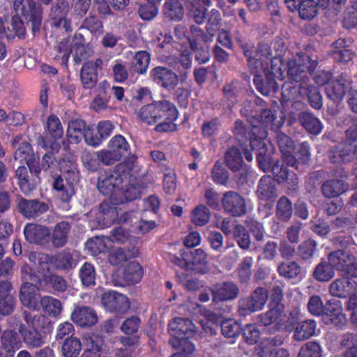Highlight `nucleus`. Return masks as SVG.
I'll return each instance as SVG.
<instances>
[{"label":"nucleus","mask_w":357,"mask_h":357,"mask_svg":"<svg viewBox=\"0 0 357 357\" xmlns=\"http://www.w3.org/2000/svg\"><path fill=\"white\" fill-rule=\"evenodd\" d=\"M167 63L178 72V75L172 69L158 66L151 71L153 81L162 88L170 91L174 89L179 81L185 82L188 77L192 68V57L189 53H182L179 57L170 56L167 58Z\"/></svg>","instance_id":"obj_1"},{"label":"nucleus","mask_w":357,"mask_h":357,"mask_svg":"<svg viewBox=\"0 0 357 357\" xmlns=\"http://www.w3.org/2000/svg\"><path fill=\"white\" fill-rule=\"evenodd\" d=\"M22 317L25 324L21 323L18 332L29 349H38L45 344L46 336L42 333L47 318L41 314H33L24 310Z\"/></svg>","instance_id":"obj_2"},{"label":"nucleus","mask_w":357,"mask_h":357,"mask_svg":"<svg viewBox=\"0 0 357 357\" xmlns=\"http://www.w3.org/2000/svg\"><path fill=\"white\" fill-rule=\"evenodd\" d=\"M318 65L317 59H312L306 54H297L292 59L287 62V75L291 82L298 84L301 89L310 84V77L307 72L312 73Z\"/></svg>","instance_id":"obj_3"},{"label":"nucleus","mask_w":357,"mask_h":357,"mask_svg":"<svg viewBox=\"0 0 357 357\" xmlns=\"http://www.w3.org/2000/svg\"><path fill=\"white\" fill-rule=\"evenodd\" d=\"M178 114L174 105L166 100L144 105L138 112L141 121L147 125L158 123L165 115H168L170 119H177Z\"/></svg>","instance_id":"obj_4"},{"label":"nucleus","mask_w":357,"mask_h":357,"mask_svg":"<svg viewBox=\"0 0 357 357\" xmlns=\"http://www.w3.org/2000/svg\"><path fill=\"white\" fill-rule=\"evenodd\" d=\"M13 9L17 15H22L26 20V26L32 32L39 31L42 24L43 9L35 0H14Z\"/></svg>","instance_id":"obj_5"},{"label":"nucleus","mask_w":357,"mask_h":357,"mask_svg":"<svg viewBox=\"0 0 357 357\" xmlns=\"http://www.w3.org/2000/svg\"><path fill=\"white\" fill-rule=\"evenodd\" d=\"M268 298V291L264 287H257L248 297L238 301V312L241 316L245 317L252 312L261 310Z\"/></svg>","instance_id":"obj_6"},{"label":"nucleus","mask_w":357,"mask_h":357,"mask_svg":"<svg viewBox=\"0 0 357 357\" xmlns=\"http://www.w3.org/2000/svg\"><path fill=\"white\" fill-rule=\"evenodd\" d=\"M30 268L25 265L22 267L23 284L21 286L20 299L22 304L30 309L38 308L37 292L38 288L32 282L35 281V275L29 273Z\"/></svg>","instance_id":"obj_7"},{"label":"nucleus","mask_w":357,"mask_h":357,"mask_svg":"<svg viewBox=\"0 0 357 357\" xmlns=\"http://www.w3.org/2000/svg\"><path fill=\"white\" fill-rule=\"evenodd\" d=\"M101 301L107 310L116 315L126 313L130 307L127 296L114 291L104 293L102 295Z\"/></svg>","instance_id":"obj_8"},{"label":"nucleus","mask_w":357,"mask_h":357,"mask_svg":"<svg viewBox=\"0 0 357 357\" xmlns=\"http://www.w3.org/2000/svg\"><path fill=\"white\" fill-rule=\"evenodd\" d=\"M70 3L68 0H56L54 1L49 11V17L51 24L56 28H62L68 31L70 27V21L67 15L70 11Z\"/></svg>","instance_id":"obj_9"},{"label":"nucleus","mask_w":357,"mask_h":357,"mask_svg":"<svg viewBox=\"0 0 357 357\" xmlns=\"http://www.w3.org/2000/svg\"><path fill=\"white\" fill-rule=\"evenodd\" d=\"M213 303L236 299L240 293L238 286L232 281L221 282L210 288Z\"/></svg>","instance_id":"obj_10"},{"label":"nucleus","mask_w":357,"mask_h":357,"mask_svg":"<svg viewBox=\"0 0 357 357\" xmlns=\"http://www.w3.org/2000/svg\"><path fill=\"white\" fill-rule=\"evenodd\" d=\"M221 202L225 211L232 216L239 217L246 213L245 199L236 192H225Z\"/></svg>","instance_id":"obj_11"},{"label":"nucleus","mask_w":357,"mask_h":357,"mask_svg":"<svg viewBox=\"0 0 357 357\" xmlns=\"http://www.w3.org/2000/svg\"><path fill=\"white\" fill-rule=\"evenodd\" d=\"M322 320L325 324L333 325L337 328H342L346 325L347 319L342 312L341 302L339 301H328Z\"/></svg>","instance_id":"obj_12"},{"label":"nucleus","mask_w":357,"mask_h":357,"mask_svg":"<svg viewBox=\"0 0 357 357\" xmlns=\"http://www.w3.org/2000/svg\"><path fill=\"white\" fill-rule=\"evenodd\" d=\"M328 158L333 163L352 161L357 158V144L351 142L338 144L331 149Z\"/></svg>","instance_id":"obj_13"},{"label":"nucleus","mask_w":357,"mask_h":357,"mask_svg":"<svg viewBox=\"0 0 357 357\" xmlns=\"http://www.w3.org/2000/svg\"><path fill=\"white\" fill-rule=\"evenodd\" d=\"M169 332L172 338L191 337L195 334V326L188 318L176 317L169 323Z\"/></svg>","instance_id":"obj_14"},{"label":"nucleus","mask_w":357,"mask_h":357,"mask_svg":"<svg viewBox=\"0 0 357 357\" xmlns=\"http://www.w3.org/2000/svg\"><path fill=\"white\" fill-rule=\"evenodd\" d=\"M356 282L348 278L342 277L334 280L328 287L330 294L339 298H345L356 290Z\"/></svg>","instance_id":"obj_15"},{"label":"nucleus","mask_w":357,"mask_h":357,"mask_svg":"<svg viewBox=\"0 0 357 357\" xmlns=\"http://www.w3.org/2000/svg\"><path fill=\"white\" fill-rule=\"evenodd\" d=\"M20 212L26 218H34L48 211V204L38 199L22 198L18 202Z\"/></svg>","instance_id":"obj_16"},{"label":"nucleus","mask_w":357,"mask_h":357,"mask_svg":"<svg viewBox=\"0 0 357 357\" xmlns=\"http://www.w3.org/2000/svg\"><path fill=\"white\" fill-rule=\"evenodd\" d=\"M71 320L80 327H90L97 323L98 315L89 306H77L71 314Z\"/></svg>","instance_id":"obj_17"},{"label":"nucleus","mask_w":357,"mask_h":357,"mask_svg":"<svg viewBox=\"0 0 357 357\" xmlns=\"http://www.w3.org/2000/svg\"><path fill=\"white\" fill-rule=\"evenodd\" d=\"M122 183L121 176L112 172H104L99 174L97 188L103 195H110Z\"/></svg>","instance_id":"obj_18"},{"label":"nucleus","mask_w":357,"mask_h":357,"mask_svg":"<svg viewBox=\"0 0 357 357\" xmlns=\"http://www.w3.org/2000/svg\"><path fill=\"white\" fill-rule=\"evenodd\" d=\"M0 351H4V357H14L20 347L17 333L12 329H6L0 335Z\"/></svg>","instance_id":"obj_19"},{"label":"nucleus","mask_w":357,"mask_h":357,"mask_svg":"<svg viewBox=\"0 0 357 357\" xmlns=\"http://www.w3.org/2000/svg\"><path fill=\"white\" fill-rule=\"evenodd\" d=\"M282 308L283 306L278 305L259 316L260 322L263 326L268 327V331L270 333H275L280 328L282 321L281 318Z\"/></svg>","instance_id":"obj_20"},{"label":"nucleus","mask_w":357,"mask_h":357,"mask_svg":"<svg viewBox=\"0 0 357 357\" xmlns=\"http://www.w3.org/2000/svg\"><path fill=\"white\" fill-rule=\"evenodd\" d=\"M24 234L29 243L40 244L50 235V229L45 225L29 223L24 227Z\"/></svg>","instance_id":"obj_21"},{"label":"nucleus","mask_w":357,"mask_h":357,"mask_svg":"<svg viewBox=\"0 0 357 357\" xmlns=\"http://www.w3.org/2000/svg\"><path fill=\"white\" fill-rule=\"evenodd\" d=\"M327 259L334 269L346 271L348 266L355 261V256L350 252L344 250H337L329 253Z\"/></svg>","instance_id":"obj_22"},{"label":"nucleus","mask_w":357,"mask_h":357,"mask_svg":"<svg viewBox=\"0 0 357 357\" xmlns=\"http://www.w3.org/2000/svg\"><path fill=\"white\" fill-rule=\"evenodd\" d=\"M256 194L261 200H273L278 197L275 181L271 176H262L258 183Z\"/></svg>","instance_id":"obj_23"},{"label":"nucleus","mask_w":357,"mask_h":357,"mask_svg":"<svg viewBox=\"0 0 357 357\" xmlns=\"http://www.w3.org/2000/svg\"><path fill=\"white\" fill-rule=\"evenodd\" d=\"M278 146L287 165H294L295 159L293 153L295 150L294 142L286 134L278 132L275 136Z\"/></svg>","instance_id":"obj_24"},{"label":"nucleus","mask_w":357,"mask_h":357,"mask_svg":"<svg viewBox=\"0 0 357 357\" xmlns=\"http://www.w3.org/2000/svg\"><path fill=\"white\" fill-rule=\"evenodd\" d=\"M298 121L299 124L310 134L317 135L323 129V125L320 120L310 112L299 113Z\"/></svg>","instance_id":"obj_25"},{"label":"nucleus","mask_w":357,"mask_h":357,"mask_svg":"<svg viewBox=\"0 0 357 357\" xmlns=\"http://www.w3.org/2000/svg\"><path fill=\"white\" fill-rule=\"evenodd\" d=\"M117 218L118 213L116 207L107 202H103L100 204L96 215V218L100 225L108 227L115 222Z\"/></svg>","instance_id":"obj_26"},{"label":"nucleus","mask_w":357,"mask_h":357,"mask_svg":"<svg viewBox=\"0 0 357 357\" xmlns=\"http://www.w3.org/2000/svg\"><path fill=\"white\" fill-rule=\"evenodd\" d=\"M71 225L66 221L58 222L52 233V244L55 248H62L68 242Z\"/></svg>","instance_id":"obj_27"},{"label":"nucleus","mask_w":357,"mask_h":357,"mask_svg":"<svg viewBox=\"0 0 357 357\" xmlns=\"http://www.w3.org/2000/svg\"><path fill=\"white\" fill-rule=\"evenodd\" d=\"M63 177L57 176L54 178L52 187L56 196L63 202H68L75 194L74 185L66 182Z\"/></svg>","instance_id":"obj_28"},{"label":"nucleus","mask_w":357,"mask_h":357,"mask_svg":"<svg viewBox=\"0 0 357 357\" xmlns=\"http://www.w3.org/2000/svg\"><path fill=\"white\" fill-rule=\"evenodd\" d=\"M349 189V185L342 179H331L324 183L321 187L323 195L328 198L337 197Z\"/></svg>","instance_id":"obj_29"},{"label":"nucleus","mask_w":357,"mask_h":357,"mask_svg":"<svg viewBox=\"0 0 357 357\" xmlns=\"http://www.w3.org/2000/svg\"><path fill=\"white\" fill-rule=\"evenodd\" d=\"M59 165L61 172L59 176L75 186L79 180V173L77 170V164L70 160H62L59 162Z\"/></svg>","instance_id":"obj_30"},{"label":"nucleus","mask_w":357,"mask_h":357,"mask_svg":"<svg viewBox=\"0 0 357 357\" xmlns=\"http://www.w3.org/2000/svg\"><path fill=\"white\" fill-rule=\"evenodd\" d=\"M111 246L112 240L109 236H96L87 241L85 249L90 255L96 256L107 251Z\"/></svg>","instance_id":"obj_31"},{"label":"nucleus","mask_w":357,"mask_h":357,"mask_svg":"<svg viewBox=\"0 0 357 357\" xmlns=\"http://www.w3.org/2000/svg\"><path fill=\"white\" fill-rule=\"evenodd\" d=\"M260 117V126H253L252 132L255 137L259 139H264L267 136V128L272 125L275 116L271 109H264L261 111Z\"/></svg>","instance_id":"obj_32"},{"label":"nucleus","mask_w":357,"mask_h":357,"mask_svg":"<svg viewBox=\"0 0 357 357\" xmlns=\"http://www.w3.org/2000/svg\"><path fill=\"white\" fill-rule=\"evenodd\" d=\"M138 254L139 250L135 246L127 249L119 248L110 253L109 261L113 265H122L130 259L136 257Z\"/></svg>","instance_id":"obj_33"},{"label":"nucleus","mask_w":357,"mask_h":357,"mask_svg":"<svg viewBox=\"0 0 357 357\" xmlns=\"http://www.w3.org/2000/svg\"><path fill=\"white\" fill-rule=\"evenodd\" d=\"M162 13L171 20H180L184 15V8L179 0H166L162 8Z\"/></svg>","instance_id":"obj_34"},{"label":"nucleus","mask_w":357,"mask_h":357,"mask_svg":"<svg viewBox=\"0 0 357 357\" xmlns=\"http://www.w3.org/2000/svg\"><path fill=\"white\" fill-rule=\"evenodd\" d=\"M312 276L318 282H326L334 278L335 269L328 260H322L315 266Z\"/></svg>","instance_id":"obj_35"},{"label":"nucleus","mask_w":357,"mask_h":357,"mask_svg":"<svg viewBox=\"0 0 357 357\" xmlns=\"http://www.w3.org/2000/svg\"><path fill=\"white\" fill-rule=\"evenodd\" d=\"M315 328L316 323L312 319L300 322L294 329L293 338L296 341L305 340L314 334Z\"/></svg>","instance_id":"obj_36"},{"label":"nucleus","mask_w":357,"mask_h":357,"mask_svg":"<svg viewBox=\"0 0 357 357\" xmlns=\"http://www.w3.org/2000/svg\"><path fill=\"white\" fill-rule=\"evenodd\" d=\"M254 83L257 90L266 96H269L272 92H275L278 89L275 79L271 75H266L264 79L261 76H255Z\"/></svg>","instance_id":"obj_37"},{"label":"nucleus","mask_w":357,"mask_h":357,"mask_svg":"<svg viewBox=\"0 0 357 357\" xmlns=\"http://www.w3.org/2000/svg\"><path fill=\"white\" fill-rule=\"evenodd\" d=\"M14 159L21 162H24L30 168L35 160V154L31 144L27 142H22L14 153Z\"/></svg>","instance_id":"obj_38"},{"label":"nucleus","mask_w":357,"mask_h":357,"mask_svg":"<svg viewBox=\"0 0 357 357\" xmlns=\"http://www.w3.org/2000/svg\"><path fill=\"white\" fill-rule=\"evenodd\" d=\"M40 305L43 311L50 317H56L61 313V302L59 299L52 296H43L40 299Z\"/></svg>","instance_id":"obj_39"},{"label":"nucleus","mask_w":357,"mask_h":357,"mask_svg":"<svg viewBox=\"0 0 357 357\" xmlns=\"http://www.w3.org/2000/svg\"><path fill=\"white\" fill-rule=\"evenodd\" d=\"M225 159L227 166L233 172L240 170L243 164L241 151L234 146L227 149L225 155Z\"/></svg>","instance_id":"obj_40"},{"label":"nucleus","mask_w":357,"mask_h":357,"mask_svg":"<svg viewBox=\"0 0 357 357\" xmlns=\"http://www.w3.org/2000/svg\"><path fill=\"white\" fill-rule=\"evenodd\" d=\"M107 147L110 149L120 160L125 156L130 150V145L121 135L114 136L109 142Z\"/></svg>","instance_id":"obj_41"},{"label":"nucleus","mask_w":357,"mask_h":357,"mask_svg":"<svg viewBox=\"0 0 357 357\" xmlns=\"http://www.w3.org/2000/svg\"><path fill=\"white\" fill-rule=\"evenodd\" d=\"M80 80L84 89H93L98 82L97 70H94L91 65L84 64L80 70Z\"/></svg>","instance_id":"obj_42"},{"label":"nucleus","mask_w":357,"mask_h":357,"mask_svg":"<svg viewBox=\"0 0 357 357\" xmlns=\"http://www.w3.org/2000/svg\"><path fill=\"white\" fill-rule=\"evenodd\" d=\"M279 275L287 279L296 278L301 273V266L295 261H283L278 266Z\"/></svg>","instance_id":"obj_43"},{"label":"nucleus","mask_w":357,"mask_h":357,"mask_svg":"<svg viewBox=\"0 0 357 357\" xmlns=\"http://www.w3.org/2000/svg\"><path fill=\"white\" fill-rule=\"evenodd\" d=\"M242 47L244 50L245 55L248 57V64L251 73L254 74L255 76H258L257 74L259 73L261 70L265 72L269 63L260 59L256 56H252L247 45H245L243 44Z\"/></svg>","instance_id":"obj_44"},{"label":"nucleus","mask_w":357,"mask_h":357,"mask_svg":"<svg viewBox=\"0 0 357 357\" xmlns=\"http://www.w3.org/2000/svg\"><path fill=\"white\" fill-rule=\"evenodd\" d=\"M293 208L289 199L285 196L281 197L276 206V216L283 222H288L292 215Z\"/></svg>","instance_id":"obj_45"},{"label":"nucleus","mask_w":357,"mask_h":357,"mask_svg":"<svg viewBox=\"0 0 357 357\" xmlns=\"http://www.w3.org/2000/svg\"><path fill=\"white\" fill-rule=\"evenodd\" d=\"M211 213L204 204L197 206L191 213V221L197 226H204L210 220Z\"/></svg>","instance_id":"obj_46"},{"label":"nucleus","mask_w":357,"mask_h":357,"mask_svg":"<svg viewBox=\"0 0 357 357\" xmlns=\"http://www.w3.org/2000/svg\"><path fill=\"white\" fill-rule=\"evenodd\" d=\"M143 272L142 266L137 262L129 263L126 267L123 277L128 284L137 283L142 278Z\"/></svg>","instance_id":"obj_47"},{"label":"nucleus","mask_w":357,"mask_h":357,"mask_svg":"<svg viewBox=\"0 0 357 357\" xmlns=\"http://www.w3.org/2000/svg\"><path fill=\"white\" fill-rule=\"evenodd\" d=\"M300 90L301 94L307 96L308 102L312 107L319 109L322 107V97L317 87L310 83L306 87H303Z\"/></svg>","instance_id":"obj_48"},{"label":"nucleus","mask_w":357,"mask_h":357,"mask_svg":"<svg viewBox=\"0 0 357 357\" xmlns=\"http://www.w3.org/2000/svg\"><path fill=\"white\" fill-rule=\"evenodd\" d=\"M233 236L241 249L247 250L250 248L251 243L250 236L243 225L241 224L235 225L233 229Z\"/></svg>","instance_id":"obj_49"},{"label":"nucleus","mask_w":357,"mask_h":357,"mask_svg":"<svg viewBox=\"0 0 357 357\" xmlns=\"http://www.w3.org/2000/svg\"><path fill=\"white\" fill-rule=\"evenodd\" d=\"M192 265L193 269L198 273H205L208 269L207 255L202 248L192 252Z\"/></svg>","instance_id":"obj_50"},{"label":"nucleus","mask_w":357,"mask_h":357,"mask_svg":"<svg viewBox=\"0 0 357 357\" xmlns=\"http://www.w3.org/2000/svg\"><path fill=\"white\" fill-rule=\"evenodd\" d=\"M79 276L83 285L91 287L95 285L96 272L94 266L89 262H85L80 268Z\"/></svg>","instance_id":"obj_51"},{"label":"nucleus","mask_w":357,"mask_h":357,"mask_svg":"<svg viewBox=\"0 0 357 357\" xmlns=\"http://www.w3.org/2000/svg\"><path fill=\"white\" fill-rule=\"evenodd\" d=\"M82 349L80 340L76 337H66L61 351L65 357H77Z\"/></svg>","instance_id":"obj_52"},{"label":"nucleus","mask_w":357,"mask_h":357,"mask_svg":"<svg viewBox=\"0 0 357 357\" xmlns=\"http://www.w3.org/2000/svg\"><path fill=\"white\" fill-rule=\"evenodd\" d=\"M86 128V126L84 121L82 119L72 120L68 123L67 135L69 138L73 139L75 142L78 143L82 138L83 132Z\"/></svg>","instance_id":"obj_53"},{"label":"nucleus","mask_w":357,"mask_h":357,"mask_svg":"<svg viewBox=\"0 0 357 357\" xmlns=\"http://www.w3.org/2000/svg\"><path fill=\"white\" fill-rule=\"evenodd\" d=\"M190 36L188 41L190 47H197V45H204L211 42V37L199 27L192 25L190 28Z\"/></svg>","instance_id":"obj_54"},{"label":"nucleus","mask_w":357,"mask_h":357,"mask_svg":"<svg viewBox=\"0 0 357 357\" xmlns=\"http://www.w3.org/2000/svg\"><path fill=\"white\" fill-rule=\"evenodd\" d=\"M46 286L53 290V294L62 293L66 291L68 283L66 279L59 275L51 274L45 277Z\"/></svg>","instance_id":"obj_55"},{"label":"nucleus","mask_w":357,"mask_h":357,"mask_svg":"<svg viewBox=\"0 0 357 357\" xmlns=\"http://www.w3.org/2000/svg\"><path fill=\"white\" fill-rule=\"evenodd\" d=\"M253 263V257L247 256L238 264L236 271L238 278L242 283H246L250 279Z\"/></svg>","instance_id":"obj_56"},{"label":"nucleus","mask_w":357,"mask_h":357,"mask_svg":"<svg viewBox=\"0 0 357 357\" xmlns=\"http://www.w3.org/2000/svg\"><path fill=\"white\" fill-rule=\"evenodd\" d=\"M150 62V55L146 51H139L132 62L134 70L139 74L146 72Z\"/></svg>","instance_id":"obj_57"},{"label":"nucleus","mask_w":357,"mask_h":357,"mask_svg":"<svg viewBox=\"0 0 357 357\" xmlns=\"http://www.w3.org/2000/svg\"><path fill=\"white\" fill-rule=\"evenodd\" d=\"M54 265L59 270L72 269L75 266L73 254L66 250L59 253L55 257Z\"/></svg>","instance_id":"obj_58"},{"label":"nucleus","mask_w":357,"mask_h":357,"mask_svg":"<svg viewBox=\"0 0 357 357\" xmlns=\"http://www.w3.org/2000/svg\"><path fill=\"white\" fill-rule=\"evenodd\" d=\"M270 65L271 68L266 69L268 73H266V75H271L275 79H278L280 80H283L285 77L284 72L285 70L282 69L283 62L282 57L275 56L271 57L270 59Z\"/></svg>","instance_id":"obj_59"},{"label":"nucleus","mask_w":357,"mask_h":357,"mask_svg":"<svg viewBox=\"0 0 357 357\" xmlns=\"http://www.w3.org/2000/svg\"><path fill=\"white\" fill-rule=\"evenodd\" d=\"M293 158L295 159L294 165H288L295 169H298L300 164H305L310 159V146L307 142H303L299 145L297 151L293 153Z\"/></svg>","instance_id":"obj_60"},{"label":"nucleus","mask_w":357,"mask_h":357,"mask_svg":"<svg viewBox=\"0 0 357 357\" xmlns=\"http://www.w3.org/2000/svg\"><path fill=\"white\" fill-rule=\"evenodd\" d=\"M298 10L302 19L312 20L317 14V3L314 0H303Z\"/></svg>","instance_id":"obj_61"},{"label":"nucleus","mask_w":357,"mask_h":357,"mask_svg":"<svg viewBox=\"0 0 357 357\" xmlns=\"http://www.w3.org/2000/svg\"><path fill=\"white\" fill-rule=\"evenodd\" d=\"M316 248V241L312 239H307L298 245V255L303 260L307 261L313 257Z\"/></svg>","instance_id":"obj_62"},{"label":"nucleus","mask_w":357,"mask_h":357,"mask_svg":"<svg viewBox=\"0 0 357 357\" xmlns=\"http://www.w3.org/2000/svg\"><path fill=\"white\" fill-rule=\"evenodd\" d=\"M343 25L347 29L357 26V1L351 6L347 7V10L344 11Z\"/></svg>","instance_id":"obj_63"},{"label":"nucleus","mask_w":357,"mask_h":357,"mask_svg":"<svg viewBox=\"0 0 357 357\" xmlns=\"http://www.w3.org/2000/svg\"><path fill=\"white\" fill-rule=\"evenodd\" d=\"M321 350L319 344L310 341L305 343L300 349L298 357H321Z\"/></svg>","instance_id":"obj_64"}]
</instances>
